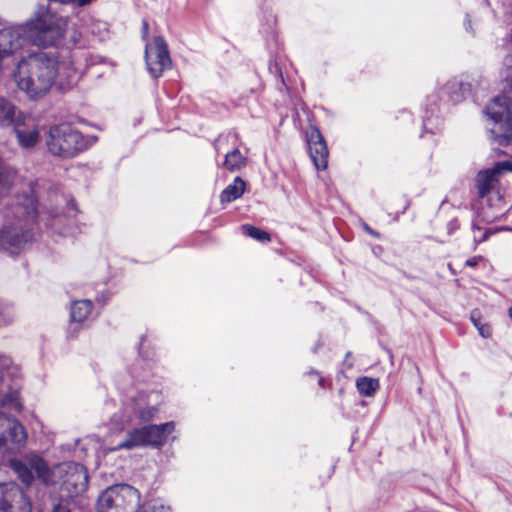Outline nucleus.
Returning a JSON list of instances; mask_svg holds the SVG:
<instances>
[{
	"label": "nucleus",
	"mask_w": 512,
	"mask_h": 512,
	"mask_svg": "<svg viewBox=\"0 0 512 512\" xmlns=\"http://www.w3.org/2000/svg\"><path fill=\"white\" fill-rule=\"evenodd\" d=\"M68 28V19L40 6L34 17L22 25L0 28V60L22 49L27 43L38 47L55 44Z\"/></svg>",
	"instance_id": "1"
},
{
	"label": "nucleus",
	"mask_w": 512,
	"mask_h": 512,
	"mask_svg": "<svg viewBox=\"0 0 512 512\" xmlns=\"http://www.w3.org/2000/svg\"><path fill=\"white\" fill-rule=\"evenodd\" d=\"M10 465L20 480L27 485L36 475L44 484H60L70 496L83 493L88 486L87 471L78 463L66 462L51 469L41 457L30 454L23 460H11Z\"/></svg>",
	"instance_id": "2"
},
{
	"label": "nucleus",
	"mask_w": 512,
	"mask_h": 512,
	"mask_svg": "<svg viewBox=\"0 0 512 512\" xmlns=\"http://www.w3.org/2000/svg\"><path fill=\"white\" fill-rule=\"evenodd\" d=\"M13 77L30 99H40L56 81V59L44 52L30 53L17 63Z\"/></svg>",
	"instance_id": "3"
},
{
	"label": "nucleus",
	"mask_w": 512,
	"mask_h": 512,
	"mask_svg": "<svg viewBox=\"0 0 512 512\" xmlns=\"http://www.w3.org/2000/svg\"><path fill=\"white\" fill-rule=\"evenodd\" d=\"M491 137L501 145L512 140L511 100L506 95L492 98L484 108Z\"/></svg>",
	"instance_id": "4"
},
{
	"label": "nucleus",
	"mask_w": 512,
	"mask_h": 512,
	"mask_svg": "<svg viewBox=\"0 0 512 512\" xmlns=\"http://www.w3.org/2000/svg\"><path fill=\"white\" fill-rule=\"evenodd\" d=\"M90 144L89 139L67 124L51 127L47 138L48 150L60 157H72Z\"/></svg>",
	"instance_id": "5"
},
{
	"label": "nucleus",
	"mask_w": 512,
	"mask_h": 512,
	"mask_svg": "<svg viewBox=\"0 0 512 512\" xmlns=\"http://www.w3.org/2000/svg\"><path fill=\"white\" fill-rule=\"evenodd\" d=\"M140 495L130 485L107 488L98 499L97 512H138Z\"/></svg>",
	"instance_id": "6"
},
{
	"label": "nucleus",
	"mask_w": 512,
	"mask_h": 512,
	"mask_svg": "<svg viewBox=\"0 0 512 512\" xmlns=\"http://www.w3.org/2000/svg\"><path fill=\"white\" fill-rule=\"evenodd\" d=\"M175 430L174 422L160 425H150L130 431L124 441L118 443L110 451L118 449H133L140 446H162L168 440L169 435Z\"/></svg>",
	"instance_id": "7"
},
{
	"label": "nucleus",
	"mask_w": 512,
	"mask_h": 512,
	"mask_svg": "<svg viewBox=\"0 0 512 512\" xmlns=\"http://www.w3.org/2000/svg\"><path fill=\"white\" fill-rule=\"evenodd\" d=\"M27 433L23 425L0 413V454L5 457L20 451L26 444Z\"/></svg>",
	"instance_id": "8"
},
{
	"label": "nucleus",
	"mask_w": 512,
	"mask_h": 512,
	"mask_svg": "<svg viewBox=\"0 0 512 512\" xmlns=\"http://www.w3.org/2000/svg\"><path fill=\"white\" fill-rule=\"evenodd\" d=\"M145 59L149 73L158 78L171 67V58L168 46L163 37L156 36L145 47Z\"/></svg>",
	"instance_id": "9"
},
{
	"label": "nucleus",
	"mask_w": 512,
	"mask_h": 512,
	"mask_svg": "<svg viewBox=\"0 0 512 512\" xmlns=\"http://www.w3.org/2000/svg\"><path fill=\"white\" fill-rule=\"evenodd\" d=\"M0 512H31V504L17 484L0 483Z\"/></svg>",
	"instance_id": "10"
},
{
	"label": "nucleus",
	"mask_w": 512,
	"mask_h": 512,
	"mask_svg": "<svg viewBox=\"0 0 512 512\" xmlns=\"http://www.w3.org/2000/svg\"><path fill=\"white\" fill-rule=\"evenodd\" d=\"M157 413V409L153 406H148L144 395L139 398H131L124 403L120 419H113L118 425L123 428L124 425L133 421L134 417H138L141 421L146 422L151 420Z\"/></svg>",
	"instance_id": "11"
},
{
	"label": "nucleus",
	"mask_w": 512,
	"mask_h": 512,
	"mask_svg": "<svg viewBox=\"0 0 512 512\" xmlns=\"http://www.w3.org/2000/svg\"><path fill=\"white\" fill-rule=\"evenodd\" d=\"M31 239L32 235L23 232L22 225H6L0 230V248L11 255L20 253Z\"/></svg>",
	"instance_id": "12"
},
{
	"label": "nucleus",
	"mask_w": 512,
	"mask_h": 512,
	"mask_svg": "<svg viewBox=\"0 0 512 512\" xmlns=\"http://www.w3.org/2000/svg\"><path fill=\"white\" fill-rule=\"evenodd\" d=\"M17 142L24 149L33 148L40 139V129L30 115H26L23 121H20L13 127Z\"/></svg>",
	"instance_id": "13"
},
{
	"label": "nucleus",
	"mask_w": 512,
	"mask_h": 512,
	"mask_svg": "<svg viewBox=\"0 0 512 512\" xmlns=\"http://www.w3.org/2000/svg\"><path fill=\"white\" fill-rule=\"evenodd\" d=\"M308 146L315 167L318 170H325L328 167L329 150L317 128H312L308 132Z\"/></svg>",
	"instance_id": "14"
},
{
	"label": "nucleus",
	"mask_w": 512,
	"mask_h": 512,
	"mask_svg": "<svg viewBox=\"0 0 512 512\" xmlns=\"http://www.w3.org/2000/svg\"><path fill=\"white\" fill-rule=\"evenodd\" d=\"M512 171L511 161L497 162L492 169L480 171L477 175V188L480 196H485L493 187L497 178L507 172Z\"/></svg>",
	"instance_id": "15"
},
{
	"label": "nucleus",
	"mask_w": 512,
	"mask_h": 512,
	"mask_svg": "<svg viewBox=\"0 0 512 512\" xmlns=\"http://www.w3.org/2000/svg\"><path fill=\"white\" fill-rule=\"evenodd\" d=\"M26 115L10 101L0 98V124L2 126L14 127L23 121Z\"/></svg>",
	"instance_id": "16"
},
{
	"label": "nucleus",
	"mask_w": 512,
	"mask_h": 512,
	"mask_svg": "<svg viewBox=\"0 0 512 512\" xmlns=\"http://www.w3.org/2000/svg\"><path fill=\"white\" fill-rule=\"evenodd\" d=\"M58 77L61 86H69L77 79V71L70 60L58 62L56 60V78Z\"/></svg>",
	"instance_id": "17"
},
{
	"label": "nucleus",
	"mask_w": 512,
	"mask_h": 512,
	"mask_svg": "<svg viewBox=\"0 0 512 512\" xmlns=\"http://www.w3.org/2000/svg\"><path fill=\"white\" fill-rule=\"evenodd\" d=\"M445 91L455 102L459 101L465 94L469 93L471 86L460 78H454L445 85Z\"/></svg>",
	"instance_id": "18"
},
{
	"label": "nucleus",
	"mask_w": 512,
	"mask_h": 512,
	"mask_svg": "<svg viewBox=\"0 0 512 512\" xmlns=\"http://www.w3.org/2000/svg\"><path fill=\"white\" fill-rule=\"evenodd\" d=\"M245 190V182L236 177L232 184L228 185L221 193L220 200L222 203H230L242 196Z\"/></svg>",
	"instance_id": "19"
},
{
	"label": "nucleus",
	"mask_w": 512,
	"mask_h": 512,
	"mask_svg": "<svg viewBox=\"0 0 512 512\" xmlns=\"http://www.w3.org/2000/svg\"><path fill=\"white\" fill-rule=\"evenodd\" d=\"M92 311V302L90 300L75 301L71 307V319L74 322H83Z\"/></svg>",
	"instance_id": "20"
},
{
	"label": "nucleus",
	"mask_w": 512,
	"mask_h": 512,
	"mask_svg": "<svg viewBox=\"0 0 512 512\" xmlns=\"http://www.w3.org/2000/svg\"><path fill=\"white\" fill-rule=\"evenodd\" d=\"M37 214L36 199L33 194L25 197L24 202L16 207V217H26L33 220Z\"/></svg>",
	"instance_id": "21"
},
{
	"label": "nucleus",
	"mask_w": 512,
	"mask_h": 512,
	"mask_svg": "<svg viewBox=\"0 0 512 512\" xmlns=\"http://www.w3.org/2000/svg\"><path fill=\"white\" fill-rule=\"evenodd\" d=\"M246 164V158L242 155L239 149H234L225 155L224 166L230 170L235 171Z\"/></svg>",
	"instance_id": "22"
},
{
	"label": "nucleus",
	"mask_w": 512,
	"mask_h": 512,
	"mask_svg": "<svg viewBox=\"0 0 512 512\" xmlns=\"http://www.w3.org/2000/svg\"><path fill=\"white\" fill-rule=\"evenodd\" d=\"M356 387L361 395L372 396L379 388V381L374 378L362 377L357 380Z\"/></svg>",
	"instance_id": "23"
},
{
	"label": "nucleus",
	"mask_w": 512,
	"mask_h": 512,
	"mask_svg": "<svg viewBox=\"0 0 512 512\" xmlns=\"http://www.w3.org/2000/svg\"><path fill=\"white\" fill-rule=\"evenodd\" d=\"M471 321L483 338H489L491 336V327L479 311L475 310L471 313Z\"/></svg>",
	"instance_id": "24"
},
{
	"label": "nucleus",
	"mask_w": 512,
	"mask_h": 512,
	"mask_svg": "<svg viewBox=\"0 0 512 512\" xmlns=\"http://www.w3.org/2000/svg\"><path fill=\"white\" fill-rule=\"evenodd\" d=\"M243 233L255 240H258L260 242H268L270 241V236L267 232L264 230H261L255 226L252 225H243L241 227Z\"/></svg>",
	"instance_id": "25"
},
{
	"label": "nucleus",
	"mask_w": 512,
	"mask_h": 512,
	"mask_svg": "<svg viewBox=\"0 0 512 512\" xmlns=\"http://www.w3.org/2000/svg\"><path fill=\"white\" fill-rule=\"evenodd\" d=\"M2 404L4 406H8L13 410L20 411L22 408V405L18 398V393L16 391L11 392L8 394L2 401Z\"/></svg>",
	"instance_id": "26"
},
{
	"label": "nucleus",
	"mask_w": 512,
	"mask_h": 512,
	"mask_svg": "<svg viewBox=\"0 0 512 512\" xmlns=\"http://www.w3.org/2000/svg\"><path fill=\"white\" fill-rule=\"evenodd\" d=\"M12 173L0 167V194L3 193L12 183Z\"/></svg>",
	"instance_id": "27"
},
{
	"label": "nucleus",
	"mask_w": 512,
	"mask_h": 512,
	"mask_svg": "<svg viewBox=\"0 0 512 512\" xmlns=\"http://www.w3.org/2000/svg\"><path fill=\"white\" fill-rule=\"evenodd\" d=\"M145 512H171V509L160 501H154L148 505Z\"/></svg>",
	"instance_id": "28"
},
{
	"label": "nucleus",
	"mask_w": 512,
	"mask_h": 512,
	"mask_svg": "<svg viewBox=\"0 0 512 512\" xmlns=\"http://www.w3.org/2000/svg\"><path fill=\"white\" fill-rule=\"evenodd\" d=\"M11 364H12L11 359L8 358V357H2L0 359V368L1 369H7L8 373L10 375L14 376L17 373V368L16 367H12L10 369Z\"/></svg>",
	"instance_id": "29"
},
{
	"label": "nucleus",
	"mask_w": 512,
	"mask_h": 512,
	"mask_svg": "<svg viewBox=\"0 0 512 512\" xmlns=\"http://www.w3.org/2000/svg\"><path fill=\"white\" fill-rule=\"evenodd\" d=\"M499 230L500 229H496V230L488 229V230H486L483 233V235L481 237H478L476 232H474V239H475L476 242L480 243V242L486 240L490 234H493V233H495L496 231H499ZM475 231H479L480 232V229L477 228V229H475Z\"/></svg>",
	"instance_id": "30"
},
{
	"label": "nucleus",
	"mask_w": 512,
	"mask_h": 512,
	"mask_svg": "<svg viewBox=\"0 0 512 512\" xmlns=\"http://www.w3.org/2000/svg\"><path fill=\"white\" fill-rule=\"evenodd\" d=\"M481 260H482V257H473L466 261V265H468L470 267H475L478 265L479 261H481Z\"/></svg>",
	"instance_id": "31"
},
{
	"label": "nucleus",
	"mask_w": 512,
	"mask_h": 512,
	"mask_svg": "<svg viewBox=\"0 0 512 512\" xmlns=\"http://www.w3.org/2000/svg\"><path fill=\"white\" fill-rule=\"evenodd\" d=\"M53 512H70V510L62 505H56L53 509Z\"/></svg>",
	"instance_id": "32"
},
{
	"label": "nucleus",
	"mask_w": 512,
	"mask_h": 512,
	"mask_svg": "<svg viewBox=\"0 0 512 512\" xmlns=\"http://www.w3.org/2000/svg\"><path fill=\"white\" fill-rule=\"evenodd\" d=\"M53 218H55V221H56L57 223H61V222H62V221H61V217H60V215H59L58 213H54V214H53Z\"/></svg>",
	"instance_id": "33"
},
{
	"label": "nucleus",
	"mask_w": 512,
	"mask_h": 512,
	"mask_svg": "<svg viewBox=\"0 0 512 512\" xmlns=\"http://www.w3.org/2000/svg\"><path fill=\"white\" fill-rule=\"evenodd\" d=\"M365 229L372 235H376L368 226H365Z\"/></svg>",
	"instance_id": "34"
},
{
	"label": "nucleus",
	"mask_w": 512,
	"mask_h": 512,
	"mask_svg": "<svg viewBox=\"0 0 512 512\" xmlns=\"http://www.w3.org/2000/svg\"><path fill=\"white\" fill-rule=\"evenodd\" d=\"M466 30L470 29V20L465 23Z\"/></svg>",
	"instance_id": "35"
},
{
	"label": "nucleus",
	"mask_w": 512,
	"mask_h": 512,
	"mask_svg": "<svg viewBox=\"0 0 512 512\" xmlns=\"http://www.w3.org/2000/svg\"><path fill=\"white\" fill-rule=\"evenodd\" d=\"M148 25L147 23H144V30L147 31Z\"/></svg>",
	"instance_id": "36"
},
{
	"label": "nucleus",
	"mask_w": 512,
	"mask_h": 512,
	"mask_svg": "<svg viewBox=\"0 0 512 512\" xmlns=\"http://www.w3.org/2000/svg\"><path fill=\"white\" fill-rule=\"evenodd\" d=\"M509 314H510V317L512 318V307L510 308Z\"/></svg>",
	"instance_id": "37"
},
{
	"label": "nucleus",
	"mask_w": 512,
	"mask_h": 512,
	"mask_svg": "<svg viewBox=\"0 0 512 512\" xmlns=\"http://www.w3.org/2000/svg\"><path fill=\"white\" fill-rule=\"evenodd\" d=\"M323 379L319 378V384L322 385Z\"/></svg>",
	"instance_id": "38"
}]
</instances>
